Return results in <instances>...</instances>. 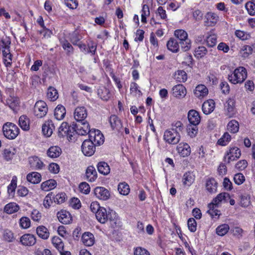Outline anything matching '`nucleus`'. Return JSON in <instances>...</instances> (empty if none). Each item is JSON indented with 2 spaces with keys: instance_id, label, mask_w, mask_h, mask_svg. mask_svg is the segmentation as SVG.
I'll return each instance as SVG.
<instances>
[{
  "instance_id": "obj_1",
  "label": "nucleus",
  "mask_w": 255,
  "mask_h": 255,
  "mask_svg": "<svg viewBox=\"0 0 255 255\" xmlns=\"http://www.w3.org/2000/svg\"><path fill=\"white\" fill-rule=\"evenodd\" d=\"M171 127L164 131L163 139L169 144H176L180 140V132L183 129V125L181 122L177 121L173 123Z\"/></svg>"
},
{
  "instance_id": "obj_2",
  "label": "nucleus",
  "mask_w": 255,
  "mask_h": 255,
  "mask_svg": "<svg viewBox=\"0 0 255 255\" xmlns=\"http://www.w3.org/2000/svg\"><path fill=\"white\" fill-rule=\"evenodd\" d=\"M96 217L97 220L102 224H105L109 221L111 226L115 228L118 224L119 219L116 213L111 210L107 211L102 207L98 213H96Z\"/></svg>"
},
{
  "instance_id": "obj_3",
  "label": "nucleus",
  "mask_w": 255,
  "mask_h": 255,
  "mask_svg": "<svg viewBox=\"0 0 255 255\" xmlns=\"http://www.w3.org/2000/svg\"><path fill=\"white\" fill-rule=\"evenodd\" d=\"M247 77V72L244 67L236 68L234 72L229 75V81L234 84L242 83Z\"/></svg>"
},
{
  "instance_id": "obj_4",
  "label": "nucleus",
  "mask_w": 255,
  "mask_h": 255,
  "mask_svg": "<svg viewBox=\"0 0 255 255\" xmlns=\"http://www.w3.org/2000/svg\"><path fill=\"white\" fill-rule=\"evenodd\" d=\"M3 133L4 136L9 139H15L18 135L19 129L14 124L7 122L2 127Z\"/></svg>"
},
{
  "instance_id": "obj_5",
  "label": "nucleus",
  "mask_w": 255,
  "mask_h": 255,
  "mask_svg": "<svg viewBox=\"0 0 255 255\" xmlns=\"http://www.w3.org/2000/svg\"><path fill=\"white\" fill-rule=\"evenodd\" d=\"M58 133L59 136H66L69 140H71L75 133V130L73 126L69 127L67 123L63 122L59 128Z\"/></svg>"
},
{
  "instance_id": "obj_6",
  "label": "nucleus",
  "mask_w": 255,
  "mask_h": 255,
  "mask_svg": "<svg viewBox=\"0 0 255 255\" xmlns=\"http://www.w3.org/2000/svg\"><path fill=\"white\" fill-rule=\"evenodd\" d=\"M72 126L75 130V133L81 135L89 134L92 130L90 129V126L87 121H82L81 123V122L73 123Z\"/></svg>"
},
{
  "instance_id": "obj_7",
  "label": "nucleus",
  "mask_w": 255,
  "mask_h": 255,
  "mask_svg": "<svg viewBox=\"0 0 255 255\" xmlns=\"http://www.w3.org/2000/svg\"><path fill=\"white\" fill-rule=\"evenodd\" d=\"M48 112L46 103L42 100L36 102L34 107V115L38 118L44 117Z\"/></svg>"
},
{
  "instance_id": "obj_8",
  "label": "nucleus",
  "mask_w": 255,
  "mask_h": 255,
  "mask_svg": "<svg viewBox=\"0 0 255 255\" xmlns=\"http://www.w3.org/2000/svg\"><path fill=\"white\" fill-rule=\"evenodd\" d=\"M90 139L95 145H100L104 141V137L101 131L98 129H92L89 135Z\"/></svg>"
},
{
  "instance_id": "obj_9",
  "label": "nucleus",
  "mask_w": 255,
  "mask_h": 255,
  "mask_svg": "<svg viewBox=\"0 0 255 255\" xmlns=\"http://www.w3.org/2000/svg\"><path fill=\"white\" fill-rule=\"evenodd\" d=\"M241 155V150L239 148L237 147L231 148L229 151H227L224 156V161L229 163L230 162L235 161L239 158Z\"/></svg>"
},
{
  "instance_id": "obj_10",
  "label": "nucleus",
  "mask_w": 255,
  "mask_h": 255,
  "mask_svg": "<svg viewBox=\"0 0 255 255\" xmlns=\"http://www.w3.org/2000/svg\"><path fill=\"white\" fill-rule=\"evenodd\" d=\"M95 146L96 145L90 139H86L82 144V151L85 155L91 156L95 152Z\"/></svg>"
},
{
  "instance_id": "obj_11",
  "label": "nucleus",
  "mask_w": 255,
  "mask_h": 255,
  "mask_svg": "<svg viewBox=\"0 0 255 255\" xmlns=\"http://www.w3.org/2000/svg\"><path fill=\"white\" fill-rule=\"evenodd\" d=\"M111 127L113 130L121 132L123 129V124L121 119L116 115H111L109 118Z\"/></svg>"
},
{
  "instance_id": "obj_12",
  "label": "nucleus",
  "mask_w": 255,
  "mask_h": 255,
  "mask_svg": "<svg viewBox=\"0 0 255 255\" xmlns=\"http://www.w3.org/2000/svg\"><path fill=\"white\" fill-rule=\"evenodd\" d=\"M235 98H230L224 105L225 114L229 117H232L235 114Z\"/></svg>"
},
{
  "instance_id": "obj_13",
  "label": "nucleus",
  "mask_w": 255,
  "mask_h": 255,
  "mask_svg": "<svg viewBox=\"0 0 255 255\" xmlns=\"http://www.w3.org/2000/svg\"><path fill=\"white\" fill-rule=\"evenodd\" d=\"M87 115V110L85 107H78L75 110L74 117L77 122L86 121Z\"/></svg>"
},
{
  "instance_id": "obj_14",
  "label": "nucleus",
  "mask_w": 255,
  "mask_h": 255,
  "mask_svg": "<svg viewBox=\"0 0 255 255\" xmlns=\"http://www.w3.org/2000/svg\"><path fill=\"white\" fill-rule=\"evenodd\" d=\"M94 194L100 200L105 201L110 198V191L104 187H97L94 189Z\"/></svg>"
},
{
  "instance_id": "obj_15",
  "label": "nucleus",
  "mask_w": 255,
  "mask_h": 255,
  "mask_svg": "<svg viewBox=\"0 0 255 255\" xmlns=\"http://www.w3.org/2000/svg\"><path fill=\"white\" fill-rule=\"evenodd\" d=\"M188 120L190 124L198 125L201 121L199 112L195 110H190L188 113Z\"/></svg>"
},
{
  "instance_id": "obj_16",
  "label": "nucleus",
  "mask_w": 255,
  "mask_h": 255,
  "mask_svg": "<svg viewBox=\"0 0 255 255\" xmlns=\"http://www.w3.org/2000/svg\"><path fill=\"white\" fill-rule=\"evenodd\" d=\"M205 19L206 26H213L218 22L219 17L215 13L208 12L205 16Z\"/></svg>"
},
{
  "instance_id": "obj_17",
  "label": "nucleus",
  "mask_w": 255,
  "mask_h": 255,
  "mask_svg": "<svg viewBox=\"0 0 255 255\" xmlns=\"http://www.w3.org/2000/svg\"><path fill=\"white\" fill-rule=\"evenodd\" d=\"M20 242L23 246H32L36 243V238L31 234H24L21 237Z\"/></svg>"
},
{
  "instance_id": "obj_18",
  "label": "nucleus",
  "mask_w": 255,
  "mask_h": 255,
  "mask_svg": "<svg viewBox=\"0 0 255 255\" xmlns=\"http://www.w3.org/2000/svg\"><path fill=\"white\" fill-rule=\"evenodd\" d=\"M218 183L214 178L206 179L205 187L206 190L210 194L215 193L217 190Z\"/></svg>"
},
{
  "instance_id": "obj_19",
  "label": "nucleus",
  "mask_w": 255,
  "mask_h": 255,
  "mask_svg": "<svg viewBox=\"0 0 255 255\" xmlns=\"http://www.w3.org/2000/svg\"><path fill=\"white\" fill-rule=\"evenodd\" d=\"M57 218L59 221L64 224H68L72 221L71 214L66 210H61L57 213Z\"/></svg>"
},
{
  "instance_id": "obj_20",
  "label": "nucleus",
  "mask_w": 255,
  "mask_h": 255,
  "mask_svg": "<svg viewBox=\"0 0 255 255\" xmlns=\"http://www.w3.org/2000/svg\"><path fill=\"white\" fill-rule=\"evenodd\" d=\"M97 178V173L93 166H89L86 170L85 179L89 182H94Z\"/></svg>"
},
{
  "instance_id": "obj_21",
  "label": "nucleus",
  "mask_w": 255,
  "mask_h": 255,
  "mask_svg": "<svg viewBox=\"0 0 255 255\" xmlns=\"http://www.w3.org/2000/svg\"><path fill=\"white\" fill-rule=\"evenodd\" d=\"M177 150L183 157H187L191 153V148L189 144L185 142L180 143L177 146Z\"/></svg>"
},
{
  "instance_id": "obj_22",
  "label": "nucleus",
  "mask_w": 255,
  "mask_h": 255,
  "mask_svg": "<svg viewBox=\"0 0 255 255\" xmlns=\"http://www.w3.org/2000/svg\"><path fill=\"white\" fill-rule=\"evenodd\" d=\"M55 126L51 120L46 121L42 128L43 133L47 137H49L52 135Z\"/></svg>"
},
{
  "instance_id": "obj_23",
  "label": "nucleus",
  "mask_w": 255,
  "mask_h": 255,
  "mask_svg": "<svg viewBox=\"0 0 255 255\" xmlns=\"http://www.w3.org/2000/svg\"><path fill=\"white\" fill-rule=\"evenodd\" d=\"M28 161L30 167L33 169H40L44 165V163L41 159L36 156L30 157Z\"/></svg>"
},
{
  "instance_id": "obj_24",
  "label": "nucleus",
  "mask_w": 255,
  "mask_h": 255,
  "mask_svg": "<svg viewBox=\"0 0 255 255\" xmlns=\"http://www.w3.org/2000/svg\"><path fill=\"white\" fill-rule=\"evenodd\" d=\"M215 108V102L213 100L210 99L203 103L202 109L204 114L208 115L211 113L214 110Z\"/></svg>"
},
{
  "instance_id": "obj_25",
  "label": "nucleus",
  "mask_w": 255,
  "mask_h": 255,
  "mask_svg": "<svg viewBox=\"0 0 255 255\" xmlns=\"http://www.w3.org/2000/svg\"><path fill=\"white\" fill-rule=\"evenodd\" d=\"M186 94V88L182 84L175 85L172 88V94L175 97H184Z\"/></svg>"
},
{
  "instance_id": "obj_26",
  "label": "nucleus",
  "mask_w": 255,
  "mask_h": 255,
  "mask_svg": "<svg viewBox=\"0 0 255 255\" xmlns=\"http://www.w3.org/2000/svg\"><path fill=\"white\" fill-rule=\"evenodd\" d=\"M82 241L85 246L91 247L95 243V238L92 233L85 232L82 235Z\"/></svg>"
},
{
  "instance_id": "obj_27",
  "label": "nucleus",
  "mask_w": 255,
  "mask_h": 255,
  "mask_svg": "<svg viewBox=\"0 0 255 255\" xmlns=\"http://www.w3.org/2000/svg\"><path fill=\"white\" fill-rule=\"evenodd\" d=\"M194 95L198 98L201 99L208 94V90L204 85H198L194 91Z\"/></svg>"
},
{
  "instance_id": "obj_28",
  "label": "nucleus",
  "mask_w": 255,
  "mask_h": 255,
  "mask_svg": "<svg viewBox=\"0 0 255 255\" xmlns=\"http://www.w3.org/2000/svg\"><path fill=\"white\" fill-rule=\"evenodd\" d=\"M62 153L61 148L58 146H52L47 151V155L51 158L59 157Z\"/></svg>"
},
{
  "instance_id": "obj_29",
  "label": "nucleus",
  "mask_w": 255,
  "mask_h": 255,
  "mask_svg": "<svg viewBox=\"0 0 255 255\" xmlns=\"http://www.w3.org/2000/svg\"><path fill=\"white\" fill-rule=\"evenodd\" d=\"M253 52V48L250 45H245L243 46L240 50L239 55L243 59L248 58L250 55L252 54Z\"/></svg>"
},
{
  "instance_id": "obj_30",
  "label": "nucleus",
  "mask_w": 255,
  "mask_h": 255,
  "mask_svg": "<svg viewBox=\"0 0 255 255\" xmlns=\"http://www.w3.org/2000/svg\"><path fill=\"white\" fill-rule=\"evenodd\" d=\"M57 186V182L54 179H49L42 182L41 189L44 191H48L54 189Z\"/></svg>"
},
{
  "instance_id": "obj_31",
  "label": "nucleus",
  "mask_w": 255,
  "mask_h": 255,
  "mask_svg": "<svg viewBox=\"0 0 255 255\" xmlns=\"http://www.w3.org/2000/svg\"><path fill=\"white\" fill-rule=\"evenodd\" d=\"M19 126L21 129L27 131L30 129V120L25 115H22L19 118Z\"/></svg>"
},
{
  "instance_id": "obj_32",
  "label": "nucleus",
  "mask_w": 255,
  "mask_h": 255,
  "mask_svg": "<svg viewBox=\"0 0 255 255\" xmlns=\"http://www.w3.org/2000/svg\"><path fill=\"white\" fill-rule=\"evenodd\" d=\"M26 178L28 182L32 184H38L41 180V175L38 172H32L27 174Z\"/></svg>"
},
{
  "instance_id": "obj_33",
  "label": "nucleus",
  "mask_w": 255,
  "mask_h": 255,
  "mask_svg": "<svg viewBox=\"0 0 255 255\" xmlns=\"http://www.w3.org/2000/svg\"><path fill=\"white\" fill-rule=\"evenodd\" d=\"M230 196L229 194L225 192L221 193L218 194L217 197L213 200V201L211 203L218 206V204L222 201H224L226 202L228 200L230 199Z\"/></svg>"
},
{
  "instance_id": "obj_34",
  "label": "nucleus",
  "mask_w": 255,
  "mask_h": 255,
  "mask_svg": "<svg viewBox=\"0 0 255 255\" xmlns=\"http://www.w3.org/2000/svg\"><path fill=\"white\" fill-rule=\"evenodd\" d=\"M11 40L9 37L5 36L0 38V51L9 50Z\"/></svg>"
},
{
  "instance_id": "obj_35",
  "label": "nucleus",
  "mask_w": 255,
  "mask_h": 255,
  "mask_svg": "<svg viewBox=\"0 0 255 255\" xmlns=\"http://www.w3.org/2000/svg\"><path fill=\"white\" fill-rule=\"evenodd\" d=\"M19 99L18 98L10 97L6 100V103L4 104L8 106L13 111H15L19 106Z\"/></svg>"
},
{
  "instance_id": "obj_36",
  "label": "nucleus",
  "mask_w": 255,
  "mask_h": 255,
  "mask_svg": "<svg viewBox=\"0 0 255 255\" xmlns=\"http://www.w3.org/2000/svg\"><path fill=\"white\" fill-rule=\"evenodd\" d=\"M37 235L44 240L47 239L49 237V232L47 228L44 226H39L36 229Z\"/></svg>"
},
{
  "instance_id": "obj_37",
  "label": "nucleus",
  "mask_w": 255,
  "mask_h": 255,
  "mask_svg": "<svg viewBox=\"0 0 255 255\" xmlns=\"http://www.w3.org/2000/svg\"><path fill=\"white\" fill-rule=\"evenodd\" d=\"M66 114V110L64 106L59 105L55 109L54 116L58 120L63 119Z\"/></svg>"
},
{
  "instance_id": "obj_38",
  "label": "nucleus",
  "mask_w": 255,
  "mask_h": 255,
  "mask_svg": "<svg viewBox=\"0 0 255 255\" xmlns=\"http://www.w3.org/2000/svg\"><path fill=\"white\" fill-rule=\"evenodd\" d=\"M166 45L168 49L172 52L176 53L179 50V43L176 39L173 38H171L168 41Z\"/></svg>"
},
{
  "instance_id": "obj_39",
  "label": "nucleus",
  "mask_w": 255,
  "mask_h": 255,
  "mask_svg": "<svg viewBox=\"0 0 255 255\" xmlns=\"http://www.w3.org/2000/svg\"><path fill=\"white\" fill-rule=\"evenodd\" d=\"M195 176L193 173L190 172H186L183 177L182 181L184 185L190 186L194 181Z\"/></svg>"
},
{
  "instance_id": "obj_40",
  "label": "nucleus",
  "mask_w": 255,
  "mask_h": 255,
  "mask_svg": "<svg viewBox=\"0 0 255 255\" xmlns=\"http://www.w3.org/2000/svg\"><path fill=\"white\" fill-rule=\"evenodd\" d=\"M98 171L103 174L108 175L110 172V168L107 163L102 161L98 163L97 165Z\"/></svg>"
},
{
  "instance_id": "obj_41",
  "label": "nucleus",
  "mask_w": 255,
  "mask_h": 255,
  "mask_svg": "<svg viewBox=\"0 0 255 255\" xmlns=\"http://www.w3.org/2000/svg\"><path fill=\"white\" fill-rule=\"evenodd\" d=\"M47 98L50 101H55L58 98L57 90L53 87H49L47 89Z\"/></svg>"
},
{
  "instance_id": "obj_42",
  "label": "nucleus",
  "mask_w": 255,
  "mask_h": 255,
  "mask_svg": "<svg viewBox=\"0 0 255 255\" xmlns=\"http://www.w3.org/2000/svg\"><path fill=\"white\" fill-rule=\"evenodd\" d=\"M19 210V206L14 202L9 203L6 204L4 208V212L9 214L15 213Z\"/></svg>"
},
{
  "instance_id": "obj_43",
  "label": "nucleus",
  "mask_w": 255,
  "mask_h": 255,
  "mask_svg": "<svg viewBox=\"0 0 255 255\" xmlns=\"http://www.w3.org/2000/svg\"><path fill=\"white\" fill-rule=\"evenodd\" d=\"M227 128L230 132L236 133L239 131V124L236 120H232L228 123Z\"/></svg>"
},
{
  "instance_id": "obj_44",
  "label": "nucleus",
  "mask_w": 255,
  "mask_h": 255,
  "mask_svg": "<svg viewBox=\"0 0 255 255\" xmlns=\"http://www.w3.org/2000/svg\"><path fill=\"white\" fill-rule=\"evenodd\" d=\"M15 153V149L13 148L10 147L5 149L3 151L2 154L4 160L8 161L12 159Z\"/></svg>"
},
{
  "instance_id": "obj_45",
  "label": "nucleus",
  "mask_w": 255,
  "mask_h": 255,
  "mask_svg": "<svg viewBox=\"0 0 255 255\" xmlns=\"http://www.w3.org/2000/svg\"><path fill=\"white\" fill-rule=\"evenodd\" d=\"M217 207L218 206H216L214 204H209V209L207 211V213L212 217V218H214L216 216L219 217L220 215V211L217 209Z\"/></svg>"
},
{
  "instance_id": "obj_46",
  "label": "nucleus",
  "mask_w": 255,
  "mask_h": 255,
  "mask_svg": "<svg viewBox=\"0 0 255 255\" xmlns=\"http://www.w3.org/2000/svg\"><path fill=\"white\" fill-rule=\"evenodd\" d=\"M52 243L59 251H63L64 249V243L59 237L55 236L53 237Z\"/></svg>"
},
{
  "instance_id": "obj_47",
  "label": "nucleus",
  "mask_w": 255,
  "mask_h": 255,
  "mask_svg": "<svg viewBox=\"0 0 255 255\" xmlns=\"http://www.w3.org/2000/svg\"><path fill=\"white\" fill-rule=\"evenodd\" d=\"M174 78L179 82H185L187 79V75L184 71L178 70L174 75Z\"/></svg>"
},
{
  "instance_id": "obj_48",
  "label": "nucleus",
  "mask_w": 255,
  "mask_h": 255,
  "mask_svg": "<svg viewBox=\"0 0 255 255\" xmlns=\"http://www.w3.org/2000/svg\"><path fill=\"white\" fill-rule=\"evenodd\" d=\"M62 48L67 51L68 55H71L73 53L74 48L72 45L68 40L64 39L60 41Z\"/></svg>"
},
{
  "instance_id": "obj_49",
  "label": "nucleus",
  "mask_w": 255,
  "mask_h": 255,
  "mask_svg": "<svg viewBox=\"0 0 255 255\" xmlns=\"http://www.w3.org/2000/svg\"><path fill=\"white\" fill-rule=\"evenodd\" d=\"M231 136L230 134L226 132L222 136V137L218 139V144L222 146H225L227 145L231 141Z\"/></svg>"
},
{
  "instance_id": "obj_50",
  "label": "nucleus",
  "mask_w": 255,
  "mask_h": 255,
  "mask_svg": "<svg viewBox=\"0 0 255 255\" xmlns=\"http://www.w3.org/2000/svg\"><path fill=\"white\" fill-rule=\"evenodd\" d=\"M229 229V226L228 224L221 225L216 228V233L219 236H223L228 232Z\"/></svg>"
},
{
  "instance_id": "obj_51",
  "label": "nucleus",
  "mask_w": 255,
  "mask_h": 255,
  "mask_svg": "<svg viewBox=\"0 0 255 255\" xmlns=\"http://www.w3.org/2000/svg\"><path fill=\"white\" fill-rule=\"evenodd\" d=\"M118 189L119 193L123 195H128L130 190L128 185L126 182L120 183L118 185Z\"/></svg>"
},
{
  "instance_id": "obj_52",
  "label": "nucleus",
  "mask_w": 255,
  "mask_h": 255,
  "mask_svg": "<svg viewBox=\"0 0 255 255\" xmlns=\"http://www.w3.org/2000/svg\"><path fill=\"white\" fill-rule=\"evenodd\" d=\"M174 35L180 40V42L188 39L187 33L182 29L176 30L174 32Z\"/></svg>"
},
{
  "instance_id": "obj_53",
  "label": "nucleus",
  "mask_w": 255,
  "mask_h": 255,
  "mask_svg": "<svg viewBox=\"0 0 255 255\" xmlns=\"http://www.w3.org/2000/svg\"><path fill=\"white\" fill-rule=\"evenodd\" d=\"M141 22L143 23L146 22V17L150 14V11L148 6L147 4H143L141 11Z\"/></svg>"
},
{
  "instance_id": "obj_54",
  "label": "nucleus",
  "mask_w": 255,
  "mask_h": 255,
  "mask_svg": "<svg viewBox=\"0 0 255 255\" xmlns=\"http://www.w3.org/2000/svg\"><path fill=\"white\" fill-rule=\"evenodd\" d=\"M198 128L197 125L189 124L187 128V131L188 135L191 137H195L198 133Z\"/></svg>"
},
{
  "instance_id": "obj_55",
  "label": "nucleus",
  "mask_w": 255,
  "mask_h": 255,
  "mask_svg": "<svg viewBox=\"0 0 255 255\" xmlns=\"http://www.w3.org/2000/svg\"><path fill=\"white\" fill-rule=\"evenodd\" d=\"M98 94L100 98L104 101H107L110 97V92L109 90L106 88L99 89L98 90Z\"/></svg>"
},
{
  "instance_id": "obj_56",
  "label": "nucleus",
  "mask_w": 255,
  "mask_h": 255,
  "mask_svg": "<svg viewBox=\"0 0 255 255\" xmlns=\"http://www.w3.org/2000/svg\"><path fill=\"white\" fill-rule=\"evenodd\" d=\"M2 53L4 64L6 67L10 66L12 60L10 50H4V51H2Z\"/></svg>"
},
{
  "instance_id": "obj_57",
  "label": "nucleus",
  "mask_w": 255,
  "mask_h": 255,
  "mask_svg": "<svg viewBox=\"0 0 255 255\" xmlns=\"http://www.w3.org/2000/svg\"><path fill=\"white\" fill-rule=\"evenodd\" d=\"M207 52V49L204 46H199L195 50L194 55L197 58L204 57Z\"/></svg>"
},
{
  "instance_id": "obj_58",
  "label": "nucleus",
  "mask_w": 255,
  "mask_h": 255,
  "mask_svg": "<svg viewBox=\"0 0 255 255\" xmlns=\"http://www.w3.org/2000/svg\"><path fill=\"white\" fill-rule=\"evenodd\" d=\"M3 239L7 242H12L14 240L13 233L9 230H5L3 233Z\"/></svg>"
},
{
  "instance_id": "obj_59",
  "label": "nucleus",
  "mask_w": 255,
  "mask_h": 255,
  "mask_svg": "<svg viewBox=\"0 0 255 255\" xmlns=\"http://www.w3.org/2000/svg\"><path fill=\"white\" fill-rule=\"evenodd\" d=\"M255 1H249L246 3L245 7L249 14L251 15H255Z\"/></svg>"
},
{
  "instance_id": "obj_60",
  "label": "nucleus",
  "mask_w": 255,
  "mask_h": 255,
  "mask_svg": "<svg viewBox=\"0 0 255 255\" xmlns=\"http://www.w3.org/2000/svg\"><path fill=\"white\" fill-rule=\"evenodd\" d=\"M20 226L22 229H27L30 226V220L26 217H22L19 220Z\"/></svg>"
},
{
  "instance_id": "obj_61",
  "label": "nucleus",
  "mask_w": 255,
  "mask_h": 255,
  "mask_svg": "<svg viewBox=\"0 0 255 255\" xmlns=\"http://www.w3.org/2000/svg\"><path fill=\"white\" fill-rule=\"evenodd\" d=\"M207 150L203 146H200L197 149V155L200 160H205Z\"/></svg>"
},
{
  "instance_id": "obj_62",
  "label": "nucleus",
  "mask_w": 255,
  "mask_h": 255,
  "mask_svg": "<svg viewBox=\"0 0 255 255\" xmlns=\"http://www.w3.org/2000/svg\"><path fill=\"white\" fill-rule=\"evenodd\" d=\"M207 44L209 47H213L217 43V37L215 35H210L206 37Z\"/></svg>"
},
{
  "instance_id": "obj_63",
  "label": "nucleus",
  "mask_w": 255,
  "mask_h": 255,
  "mask_svg": "<svg viewBox=\"0 0 255 255\" xmlns=\"http://www.w3.org/2000/svg\"><path fill=\"white\" fill-rule=\"evenodd\" d=\"M187 225L189 230L191 232H195L196 231L197 223L194 218H189L187 222Z\"/></svg>"
},
{
  "instance_id": "obj_64",
  "label": "nucleus",
  "mask_w": 255,
  "mask_h": 255,
  "mask_svg": "<svg viewBox=\"0 0 255 255\" xmlns=\"http://www.w3.org/2000/svg\"><path fill=\"white\" fill-rule=\"evenodd\" d=\"M66 194L64 193H58L54 197V201L55 203L57 204H61L65 202L66 199Z\"/></svg>"
}]
</instances>
